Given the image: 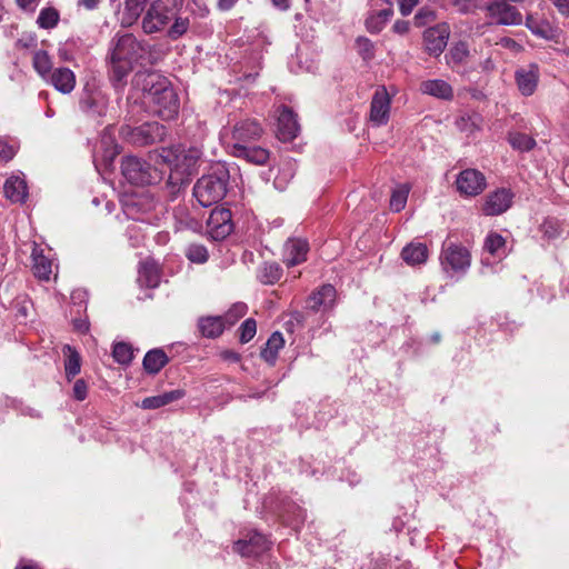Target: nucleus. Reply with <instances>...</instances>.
<instances>
[{"label":"nucleus","mask_w":569,"mask_h":569,"mask_svg":"<svg viewBox=\"0 0 569 569\" xmlns=\"http://www.w3.org/2000/svg\"><path fill=\"white\" fill-rule=\"evenodd\" d=\"M149 52V46L139 41L132 33L117 34L111 41L109 62V79L112 84L123 87L133 66L139 63Z\"/></svg>","instance_id":"1"},{"label":"nucleus","mask_w":569,"mask_h":569,"mask_svg":"<svg viewBox=\"0 0 569 569\" xmlns=\"http://www.w3.org/2000/svg\"><path fill=\"white\" fill-rule=\"evenodd\" d=\"M230 173L226 166L218 164L212 171L202 176L193 187V196L202 207H210L221 201L229 187Z\"/></svg>","instance_id":"2"},{"label":"nucleus","mask_w":569,"mask_h":569,"mask_svg":"<svg viewBox=\"0 0 569 569\" xmlns=\"http://www.w3.org/2000/svg\"><path fill=\"white\" fill-rule=\"evenodd\" d=\"M199 158V151L196 149L187 152L179 151L174 167L167 180V188L172 197L190 184L192 177L198 172Z\"/></svg>","instance_id":"3"},{"label":"nucleus","mask_w":569,"mask_h":569,"mask_svg":"<svg viewBox=\"0 0 569 569\" xmlns=\"http://www.w3.org/2000/svg\"><path fill=\"white\" fill-rule=\"evenodd\" d=\"M121 173L129 183L141 187L159 183L163 178L161 169L136 156L121 159Z\"/></svg>","instance_id":"4"},{"label":"nucleus","mask_w":569,"mask_h":569,"mask_svg":"<svg viewBox=\"0 0 569 569\" xmlns=\"http://www.w3.org/2000/svg\"><path fill=\"white\" fill-rule=\"evenodd\" d=\"M167 134V127L157 121L144 122L137 127L124 124L119 129V136L124 142L139 148L160 143Z\"/></svg>","instance_id":"5"},{"label":"nucleus","mask_w":569,"mask_h":569,"mask_svg":"<svg viewBox=\"0 0 569 569\" xmlns=\"http://www.w3.org/2000/svg\"><path fill=\"white\" fill-rule=\"evenodd\" d=\"M182 3L183 0H154L142 20L143 31L153 33L161 30L176 18Z\"/></svg>","instance_id":"6"},{"label":"nucleus","mask_w":569,"mask_h":569,"mask_svg":"<svg viewBox=\"0 0 569 569\" xmlns=\"http://www.w3.org/2000/svg\"><path fill=\"white\" fill-rule=\"evenodd\" d=\"M233 230L232 213L226 208H214L207 220V232L213 240H223Z\"/></svg>","instance_id":"7"},{"label":"nucleus","mask_w":569,"mask_h":569,"mask_svg":"<svg viewBox=\"0 0 569 569\" xmlns=\"http://www.w3.org/2000/svg\"><path fill=\"white\" fill-rule=\"evenodd\" d=\"M171 82L157 71H140L134 76V84L143 91L148 102L159 92L168 88Z\"/></svg>","instance_id":"8"},{"label":"nucleus","mask_w":569,"mask_h":569,"mask_svg":"<svg viewBox=\"0 0 569 569\" xmlns=\"http://www.w3.org/2000/svg\"><path fill=\"white\" fill-rule=\"evenodd\" d=\"M149 103L152 106L153 112L163 119H171L178 113L179 99L171 83L153 97Z\"/></svg>","instance_id":"9"},{"label":"nucleus","mask_w":569,"mask_h":569,"mask_svg":"<svg viewBox=\"0 0 569 569\" xmlns=\"http://www.w3.org/2000/svg\"><path fill=\"white\" fill-rule=\"evenodd\" d=\"M489 16L496 20L498 24L510 26L521 24L522 16L515 6L507 0H495L487 6Z\"/></svg>","instance_id":"10"},{"label":"nucleus","mask_w":569,"mask_h":569,"mask_svg":"<svg viewBox=\"0 0 569 569\" xmlns=\"http://www.w3.org/2000/svg\"><path fill=\"white\" fill-rule=\"evenodd\" d=\"M456 184L460 193L466 196H477L486 188V178L476 169H467L460 172Z\"/></svg>","instance_id":"11"},{"label":"nucleus","mask_w":569,"mask_h":569,"mask_svg":"<svg viewBox=\"0 0 569 569\" xmlns=\"http://www.w3.org/2000/svg\"><path fill=\"white\" fill-rule=\"evenodd\" d=\"M449 33V26L447 23H440L427 29L423 32V40L428 53L435 57L442 53L447 46Z\"/></svg>","instance_id":"12"},{"label":"nucleus","mask_w":569,"mask_h":569,"mask_svg":"<svg viewBox=\"0 0 569 569\" xmlns=\"http://www.w3.org/2000/svg\"><path fill=\"white\" fill-rule=\"evenodd\" d=\"M441 263L445 269L450 267L455 271H465L470 266V253L465 247L451 243L443 249Z\"/></svg>","instance_id":"13"},{"label":"nucleus","mask_w":569,"mask_h":569,"mask_svg":"<svg viewBox=\"0 0 569 569\" xmlns=\"http://www.w3.org/2000/svg\"><path fill=\"white\" fill-rule=\"evenodd\" d=\"M299 131V124L292 110L283 107L278 117L277 137L282 142L292 141Z\"/></svg>","instance_id":"14"},{"label":"nucleus","mask_w":569,"mask_h":569,"mask_svg":"<svg viewBox=\"0 0 569 569\" xmlns=\"http://www.w3.org/2000/svg\"><path fill=\"white\" fill-rule=\"evenodd\" d=\"M511 201L512 193L509 190L498 189L487 196L482 210L487 216L501 214L509 209Z\"/></svg>","instance_id":"15"},{"label":"nucleus","mask_w":569,"mask_h":569,"mask_svg":"<svg viewBox=\"0 0 569 569\" xmlns=\"http://www.w3.org/2000/svg\"><path fill=\"white\" fill-rule=\"evenodd\" d=\"M233 548L243 557H256L268 549V540L263 535L253 532L248 540L239 539Z\"/></svg>","instance_id":"16"},{"label":"nucleus","mask_w":569,"mask_h":569,"mask_svg":"<svg viewBox=\"0 0 569 569\" xmlns=\"http://www.w3.org/2000/svg\"><path fill=\"white\" fill-rule=\"evenodd\" d=\"M262 134V128L256 120L246 119L237 122L232 130V138L236 143L247 144L250 141L258 140Z\"/></svg>","instance_id":"17"},{"label":"nucleus","mask_w":569,"mask_h":569,"mask_svg":"<svg viewBox=\"0 0 569 569\" xmlns=\"http://www.w3.org/2000/svg\"><path fill=\"white\" fill-rule=\"evenodd\" d=\"M389 111L390 98L388 92L385 89L378 90L371 101L370 119L378 124L386 123L389 118Z\"/></svg>","instance_id":"18"},{"label":"nucleus","mask_w":569,"mask_h":569,"mask_svg":"<svg viewBox=\"0 0 569 569\" xmlns=\"http://www.w3.org/2000/svg\"><path fill=\"white\" fill-rule=\"evenodd\" d=\"M516 82L523 96H531L538 83L539 72L537 64H530L528 69L521 68L516 71Z\"/></svg>","instance_id":"19"},{"label":"nucleus","mask_w":569,"mask_h":569,"mask_svg":"<svg viewBox=\"0 0 569 569\" xmlns=\"http://www.w3.org/2000/svg\"><path fill=\"white\" fill-rule=\"evenodd\" d=\"M233 156L237 158H242L250 163L262 166L267 163L269 159V151L257 146L234 143Z\"/></svg>","instance_id":"20"},{"label":"nucleus","mask_w":569,"mask_h":569,"mask_svg":"<svg viewBox=\"0 0 569 569\" xmlns=\"http://www.w3.org/2000/svg\"><path fill=\"white\" fill-rule=\"evenodd\" d=\"M101 153L94 157L96 167L99 169L103 167L104 171H111L113 169V162L117 156L120 153V147L111 139L103 138L101 140Z\"/></svg>","instance_id":"21"},{"label":"nucleus","mask_w":569,"mask_h":569,"mask_svg":"<svg viewBox=\"0 0 569 569\" xmlns=\"http://www.w3.org/2000/svg\"><path fill=\"white\" fill-rule=\"evenodd\" d=\"M308 243L301 239H290L286 243V263L288 267H293L306 260L308 252Z\"/></svg>","instance_id":"22"},{"label":"nucleus","mask_w":569,"mask_h":569,"mask_svg":"<svg viewBox=\"0 0 569 569\" xmlns=\"http://www.w3.org/2000/svg\"><path fill=\"white\" fill-rule=\"evenodd\" d=\"M184 396V390L176 389L172 391L163 392L158 396L148 397L142 400L141 407L143 409H158L173 401L181 399Z\"/></svg>","instance_id":"23"},{"label":"nucleus","mask_w":569,"mask_h":569,"mask_svg":"<svg viewBox=\"0 0 569 569\" xmlns=\"http://www.w3.org/2000/svg\"><path fill=\"white\" fill-rule=\"evenodd\" d=\"M51 83L58 91L69 93L74 88V74L69 68H58L51 74Z\"/></svg>","instance_id":"24"},{"label":"nucleus","mask_w":569,"mask_h":569,"mask_svg":"<svg viewBox=\"0 0 569 569\" xmlns=\"http://www.w3.org/2000/svg\"><path fill=\"white\" fill-rule=\"evenodd\" d=\"M401 258L410 266L425 263L428 258V248L423 243L411 242L402 249Z\"/></svg>","instance_id":"25"},{"label":"nucleus","mask_w":569,"mask_h":569,"mask_svg":"<svg viewBox=\"0 0 569 569\" xmlns=\"http://www.w3.org/2000/svg\"><path fill=\"white\" fill-rule=\"evenodd\" d=\"M169 358L162 349H152L143 358V369L149 375H157L167 363Z\"/></svg>","instance_id":"26"},{"label":"nucleus","mask_w":569,"mask_h":569,"mask_svg":"<svg viewBox=\"0 0 569 569\" xmlns=\"http://www.w3.org/2000/svg\"><path fill=\"white\" fill-rule=\"evenodd\" d=\"M198 328L206 338H218L224 330L223 317H204L200 318Z\"/></svg>","instance_id":"27"},{"label":"nucleus","mask_w":569,"mask_h":569,"mask_svg":"<svg viewBox=\"0 0 569 569\" xmlns=\"http://www.w3.org/2000/svg\"><path fill=\"white\" fill-rule=\"evenodd\" d=\"M6 197L12 202H23L27 197V183L19 177H10L3 186Z\"/></svg>","instance_id":"28"},{"label":"nucleus","mask_w":569,"mask_h":569,"mask_svg":"<svg viewBox=\"0 0 569 569\" xmlns=\"http://www.w3.org/2000/svg\"><path fill=\"white\" fill-rule=\"evenodd\" d=\"M62 352L66 356L64 371L66 377L70 381L81 369V357L77 349L70 345H64Z\"/></svg>","instance_id":"29"},{"label":"nucleus","mask_w":569,"mask_h":569,"mask_svg":"<svg viewBox=\"0 0 569 569\" xmlns=\"http://www.w3.org/2000/svg\"><path fill=\"white\" fill-rule=\"evenodd\" d=\"M420 90L426 93L441 99H450L452 97V88L443 80H427L421 82Z\"/></svg>","instance_id":"30"},{"label":"nucleus","mask_w":569,"mask_h":569,"mask_svg":"<svg viewBox=\"0 0 569 569\" xmlns=\"http://www.w3.org/2000/svg\"><path fill=\"white\" fill-rule=\"evenodd\" d=\"M284 340L279 331L273 332L266 342V347L261 350L260 356L269 363H273L277 359L278 351L283 347Z\"/></svg>","instance_id":"31"},{"label":"nucleus","mask_w":569,"mask_h":569,"mask_svg":"<svg viewBox=\"0 0 569 569\" xmlns=\"http://www.w3.org/2000/svg\"><path fill=\"white\" fill-rule=\"evenodd\" d=\"M140 283L148 288H154L159 284L160 276L159 270L156 263L150 261H144L140 264L139 268V279Z\"/></svg>","instance_id":"32"},{"label":"nucleus","mask_w":569,"mask_h":569,"mask_svg":"<svg viewBox=\"0 0 569 569\" xmlns=\"http://www.w3.org/2000/svg\"><path fill=\"white\" fill-rule=\"evenodd\" d=\"M149 0H126L124 1V12H123V23L128 26L132 24L138 20V18L143 12Z\"/></svg>","instance_id":"33"},{"label":"nucleus","mask_w":569,"mask_h":569,"mask_svg":"<svg viewBox=\"0 0 569 569\" xmlns=\"http://www.w3.org/2000/svg\"><path fill=\"white\" fill-rule=\"evenodd\" d=\"M393 14V11L391 8L382 9L376 14L370 16L366 20V27L368 31L372 33H377L382 30L385 23L390 19V17Z\"/></svg>","instance_id":"34"},{"label":"nucleus","mask_w":569,"mask_h":569,"mask_svg":"<svg viewBox=\"0 0 569 569\" xmlns=\"http://www.w3.org/2000/svg\"><path fill=\"white\" fill-rule=\"evenodd\" d=\"M33 273L40 280H49L51 274V261L41 253L33 251Z\"/></svg>","instance_id":"35"},{"label":"nucleus","mask_w":569,"mask_h":569,"mask_svg":"<svg viewBox=\"0 0 569 569\" xmlns=\"http://www.w3.org/2000/svg\"><path fill=\"white\" fill-rule=\"evenodd\" d=\"M112 357L116 362L128 366L133 358V348L130 343L123 341L117 342L113 346Z\"/></svg>","instance_id":"36"},{"label":"nucleus","mask_w":569,"mask_h":569,"mask_svg":"<svg viewBox=\"0 0 569 569\" xmlns=\"http://www.w3.org/2000/svg\"><path fill=\"white\" fill-rule=\"evenodd\" d=\"M282 277V269L278 262H266L261 269L260 279L266 284H273Z\"/></svg>","instance_id":"37"},{"label":"nucleus","mask_w":569,"mask_h":569,"mask_svg":"<svg viewBox=\"0 0 569 569\" xmlns=\"http://www.w3.org/2000/svg\"><path fill=\"white\" fill-rule=\"evenodd\" d=\"M508 141L513 149H518L520 151H530L536 146L533 138L520 132L509 133Z\"/></svg>","instance_id":"38"},{"label":"nucleus","mask_w":569,"mask_h":569,"mask_svg":"<svg viewBox=\"0 0 569 569\" xmlns=\"http://www.w3.org/2000/svg\"><path fill=\"white\" fill-rule=\"evenodd\" d=\"M59 22V12L52 7L44 8L40 11L37 23L42 29L54 28Z\"/></svg>","instance_id":"39"},{"label":"nucleus","mask_w":569,"mask_h":569,"mask_svg":"<svg viewBox=\"0 0 569 569\" xmlns=\"http://www.w3.org/2000/svg\"><path fill=\"white\" fill-rule=\"evenodd\" d=\"M178 153H179L178 150L162 148L160 151L157 150L153 153H151L150 159L154 161L153 166L162 163V164H168L170 167L171 166L174 167V163L178 158Z\"/></svg>","instance_id":"40"},{"label":"nucleus","mask_w":569,"mask_h":569,"mask_svg":"<svg viewBox=\"0 0 569 569\" xmlns=\"http://www.w3.org/2000/svg\"><path fill=\"white\" fill-rule=\"evenodd\" d=\"M408 193L409 187L407 184L393 190L390 198V209L395 212L401 211L407 203Z\"/></svg>","instance_id":"41"},{"label":"nucleus","mask_w":569,"mask_h":569,"mask_svg":"<svg viewBox=\"0 0 569 569\" xmlns=\"http://www.w3.org/2000/svg\"><path fill=\"white\" fill-rule=\"evenodd\" d=\"M33 67L41 76H46L50 72L51 60L47 51L40 50L34 53Z\"/></svg>","instance_id":"42"},{"label":"nucleus","mask_w":569,"mask_h":569,"mask_svg":"<svg viewBox=\"0 0 569 569\" xmlns=\"http://www.w3.org/2000/svg\"><path fill=\"white\" fill-rule=\"evenodd\" d=\"M173 24L168 30V37L172 40H177L183 36L189 28V19L176 16Z\"/></svg>","instance_id":"43"},{"label":"nucleus","mask_w":569,"mask_h":569,"mask_svg":"<svg viewBox=\"0 0 569 569\" xmlns=\"http://www.w3.org/2000/svg\"><path fill=\"white\" fill-rule=\"evenodd\" d=\"M239 340L241 343L249 342L257 332V322L252 318L244 320L239 328Z\"/></svg>","instance_id":"44"},{"label":"nucleus","mask_w":569,"mask_h":569,"mask_svg":"<svg viewBox=\"0 0 569 569\" xmlns=\"http://www.w3.org/2000/svg\"><path fill=\"white\" fill-rule=\"evenodd\" d=\"M186 256L190 261L197 263H203L208 260V251L202 244H190Z\"/></svg>","instance_id":"45"},{"label":"nucleus","mask_w":569,"mask_h":569,"mask_svg":"<svg viewBox=\"0 0 569 569\" xmlns=\"http://www.w3.org/2000/svg\"><path fill=\"white\" fill-rule=\"evenodd\" d=\"M356 47L363 60L368 61L375 57L373 43L368 38L359 37L356 40Z\"/></svg>","instance_id":"46"},{"label":"nucleus","mask_w":569,"mask_h":569,"mask_svg":"<svg viewBox=\"0 0 569 569\" xmlns=\"http://www.w3.org/2000/svg\"><path fill=\"white\" fill-rule=\"evenodd\" d=\"M493 1L495 0H456V4L459 7L460 11L468 13L476 9L487 10V6Z\"/></svg>","instance_id":"47"},{"label":"nucleus","mask_w":569,"mask_h":569,"mask_svg":"<svg viewBox=\"0 0 569 569\" xmlns=\"http://www.w3.org/2000/svg\"><path fill=\"white\" fill-rule=\"evenodd\" d=\"M526 26L537 36L542 37L545 39H549L551 28L548 23H538L536 19H533L531 16L527 17Z\"/></svg>","instance_id":"48"},{"label":"nucleus","mask_w":569,"mask_h":569,"mask_svg":"<svg viewBox=\"0 0 569 569\" xmlns=\"http://www.w3.org/2000/svg\"><path fill=\"white\" fill-rule=\"evenodd\" d=\"M505 243H506V240L503 239L502 236H500L499 233L492 232V233L488 234L486 242H485V248L491 254H496L498 249L503 247Z\"/></svg>","instance_id":"49"},{"label":"nucleus","mask_w":569,"mask_h":569,"mask_svg":"<svg viewBox=\"0 0 569 569\" xmlns=\"http://www.w3.org/2000/svg\"><path fill=\"white\" fill-rule=\"evenodd\" d=\"M436 19V13L429 8H421L415 16V24L423 27Z\"/></svg>","instance_id":"50"},{"label":"nucleus","mask_w":569,"mask_h":569,"mask_svg":"<svg viewBox=\"0 0 569 569\" xmlns=\"http://www.w3.org/2000/svg\"><path fill=\"white\" fill-rule=\"evenodd\" d=\"M246 309L243 303L234 305L223 317L224 323L233 325L239 318L244 316Z\"/></svg>","instance_id":"51"},{"label":"nucleus","mask_w":569,"mask_h":569,"mask_svg":"<svg viewBox=\"0 0 569 569\" xmlns=\"http://www.w3.org/2000/svg\"><path fill=\"white\" fill-rule=\"evenodd\" d=\"M318 295L325 302V307H331L336 298V288L332 284H323L318 291Z\"/></svg>","instance_id":"52"},{"label":"nucleus","mask_w":569,"mask_h":569,"mask_svg":"<svg viewBox=\"0 0 569 569\" xmlns=\"http://www.w3.org/2000/svg\"><path fill=\"white\" fill-rule=\"evenodd\" d=\"M469 54L467 43L460 41L451 49V57L455 61L460 62Z\"/></svg>","instance_id":"53"},{"label":"nucleus","mask_w":569,"mask_h":569,"mask_svg":"<svg viewBox=\"0 0 569 569\" xmlns=\"http://www.w3.org/2000/svg\"><path fill=\"white\" fill-rule=\"evenodd\" d=\"M88 386L83 379H78L73 385V398L82 401L87 398Z\"/></svg>","instance_id":"54"},{"label":"nucleus","mask_w":569,"mask_h":569,"mask_svg":"<svg viewBox=\"0 0 569 569\" xmlns=\"http://www.w3.org/2000/svg\"><path fill=\"white\" fill-rule=\"evenodd\" d=\"M479 117L478 116H473V117H461L459 120H457V126L462 130V131H467L469 130L470 132L473 130V129H478V126L476 123V120L478 119Z\"/></svg>","instance_id":"55"},{"label":"nucleus","mask_w":569,"mask_h":569,"mask_svg":"<svg viewBox=\"0 0 569 569\" xmlns=\"http://www.w3.org/2000/svg\"><path fill=\"white\" fill-rule=\"evenodd\" d=\"M16 154V151L12 146L8 144L6 141L0 140V159L4 161L11 160Z\"/></svg>","instance_id":"56"},{"label":"nucleus","mask_w":569,"mask_h":569,"mask_svg":"<svg viewBox=\"0 0 569 569\" xmlns=\"http://www.w3.org/2000/svg\"><path fill=\"white\" fill-rule=\"evenodd\" d=\"M400 11L403 16L411 13L413 8L417 6L418 0H398Z\"/></svg>","instance_id":"57"},{"label":"nucleus","mask_w":569,"mask_h":569,"mask_svg":"<svg viewBox=\"0 0 569 569\" xmlns=\"http://www.w3.org/2000/svg\"><path fill=\"white\" fill-rule=\"evenodd\" d=\"M321 306L325 307L323 300L318 292H313L308 299V308L312 311H318Z\"/></svg>","instance_id":"58"},{"label":"nucleus","mask_w":569,"mask_h":569,"mask_svg":"<svg viewBox=\"0 0 569 569\" xmlns=\"http://www.w3.org/2000/svg\"><path fill=\"white\" fill-rule=\"evenodd\" d=\"M541 230L548 238H553L558 234V229H557L556 224H553V222H551V221H545L541 224Z\"/></svg>","instance_id":"59"},{"label":"nucleus","mask_w":569,"mask_h":569,"mask_svg":"<svg viewBox=\"0 0 569 569\" xmlns=\"http://www.w3.org/2000/svg\"><path fill=\"white\" fill-rule=\"evenodd\" d=\"M72 323L73 329L80 333H87L89 331L90 323L87 319H74Z\"/></svg>","instance_id":"60"},{"label":"nucleus","mask_w":569,"mask_h":569,"mask_svg":"<svg viewBox=\"0 0 569 569\" xmlns=\"http://www.w3.org/2000/svg\"><path fill=\"white\" fill-rule=\"evenodd\" d=\"M395 32L405 34L409 31V22L406 20H397L393 24Z\"/></svg>","instance_id":"61"},{"label":"nucleus","mask_w":569,"mask_h":569,"mask_svg":"<svg viewBox=\"0 0 569 569\" xmlns=\"http://www.w3.org/2000/svg\"><path fill=\"white\" fill-rule=\"evenodd\" d=\"M221 357L222 359L224 360H229V361H233V362H238L240 361V355L233 350H224L221 352Z\"/></svg>","instance_id":"62"},{"label":"nucleus","mask_w":569,"mask_h":569,"mask_svg":"<svg viewBox=\"0 0 569 569\" xmlns=\"http://www.w3.org/2000/svg\"><path fill=\"white\" fill-rule=\"evenodd\" d=\"M555 4L561 13L569 14V0H556Z\"/></svg>","instance_id":"63"},{"label":"nucleus","mask_w":569,"mask_h":569,"mask_svg":"<svg viewBox=\"0 0 569 569\" xmlns=\"http://www.w3.org/2000/svg\"><path fill=\"white\" fill-rule=\"evenodd\" d=\"M98 3H99V0H79L78 1L79 6H82L89 10L96 9Z\"/></svg>","instance_id":"64"}]
</instances>
